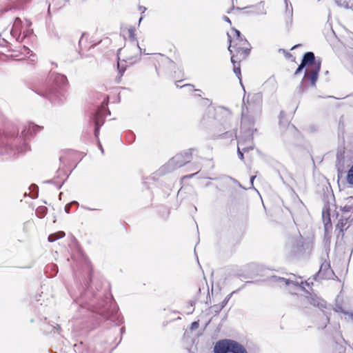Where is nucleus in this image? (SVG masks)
<instances>
[{
    "mask_svg": "<svg viewBox=\"0 0 353 353\" xmlns=\"http://www.w3.org/2000/svg\"><path fill=\"white\" fill-rule=\"evenodd\" d=\"M59 160H60V161H61V162H63V157H60Z\"/></svg>",
    "mask_w": 353,
    "mask_h": 353,
    "instance_id": "obj_41",
    "label": "nucleus"
},
{
    "mask_svg": "<svg viewBox=\"0 0 353 353\" xmlns=\"http://www.w3.org/2000/svg\"><path fill=\"white\" fill-rule=\"evenodd\" d=\"M232 32L234 34L233 41L231 40V36L228 33L230 43L228 50L232 53L231 48H233L237 52H241L245 57L248 56L250 54V48L245 47L246 45H248L247 39L241 35L239 30L232 28Z\"/></svg>",
    "mask_w": 353,
    "mask_h": 353,
    "instance_id": "obj_1",
    "label": "nucleus"
},
{
    "mask_svg": "<svg viewBox=\"0 0 353 353\" xmlns=\"http://www.w3.org/2000/svg\"><path fill=\"white\" fill-rule=\"evenodd\" d=\"M285 2L286 4L285 15L289 19L290 25H291L292 21V16H293L292 6L290 3L288 5V0H285Z\"/></svg>",
    "mask_w": 353,
    "mask_h": 353,
    "instance_id": "obj_17",
    "label": "nucleus"
},
{
    "mask_svg": "<svg viewBox=\"0 0 353 353\" xmlns=\"http://www.w3.org/2000/svg\"><path fill=\"white\" fill-rule=\"evenodd\" d=\"M185 86H192V85H191L185 84V85H183L182 87H185Z\"/></svg>",
    "mask_w": 353,
    "mask_h": 353,
    "instance_id": "obj_48",
    "label": "nucleus"
},
{
    "mask_svg": "<svg viewBox=\"0 0 353 353\" xmlns=\"http://www.w3.org/2000/svg\"><path fill=\"white\" fill-rule=\"evenodd\" d=\"M221 126H223V130H225V128L223 126V125H224V123H221Z\"/></svg>",
    "mask_w": 353,
    "mask_h": 353,
    "instance_id": "obj_44",
    "label": "nucleus"
},
{
    "mask_svg": "<svg viewBox=\"0 0 353 353\" xmlns=\"http://www.w3.org/2000/svg\"><path fill=\"white\" fill-rule=\"evenodd\" d=\"M117 68L119 70V74H120L119 77L121 78L125 70V65L123 64L122 62L119 61L117 64Z\"/></svg>",
    "mask_w": 353,
    "mask_h": 353,
    "instance_id": "obj_28",
    "label": "nucleus"
},
{
    "mask_svg": "<svg viewBox=\"0 0 353 353\" xmlns=\"http://www.w3.org/2000/svg\"><path fill=\"white\" fill-rule=\"evenodd\" d=\"M283 117H284V113L283 112H281L280 113V116H279V123L280 125H288L290 124V122L286 120V121H283Z\"/></svg>",
    "mask_w": 353,
    "mask_h": 353,
    "instance_id": "obj_29",
    "label": "nucleus"
},
{
    "mask_svg": "<svg viewBox=\"0 0 353 353\" xmlns=\"http://www.w3.org/2000/svg\"><path fill=\"white\" fill-rule=\"evenodd\" d=\"M344 210H345V212H347V211H349V210H350V209H349V208H346V207H344Z\"/></svg>",
    "mask_w": 353,
    "mask_h": 353,
    "instance_id": "obj_43",
    "label": "nucleus"
},
{
    "mask_svg": "<svg viewBox=\"0 0 353 353\" xmlns=\"http://www.w3.org/2000/svg\"><path fill=\"white\" fill-rule=\"evenodd\" d=\"M83 203L81 204V207L88 210H93L97 209V205L90 203L91 200H83Z\"/></svg>",
    "mask_w": 353,
    "mask_h": 353,
    "instance_id": "obj_21",
    "label": "nucleus"
},
{
    "mask_svg": "<svg viewBox=\"0 0 353 353\" xmlns=\"http://www.w3.org/2000/svg\"><path fill=\"white\" fill-rule=\"evenodd\" d=\"M347 181L349 184L353 185V164H352V166L350 168V169L348 171L347 176Z\"/></svg>",
    "mask_w": 353,
    "mask_h": 353,
    "instance_id": "obj_27",
    "label": "nucleus"
},
{
    "mask_svg": "<svg viewBox=\"0 0 353 353\" xmlns=\"http://www.w3.org/2000/svg\"><path fill=\"white\" fill-rule=\"evenodd\" d=\"M139 60H140V58L138 56H129V57H126V59H124L123 61L132 65L134 63H137Z\"/></svg>",
    "mask_w": 353,
    "mask_h": 353,
    "instance_id": "obj_25",
    "label": "nucleus"
},
{
    "mask_svg": "<svg viewBox=\"0 0 353 353\" xmlns=\"http://www.w3.org/2000/svg\"><path fill=\"white\" fill-rule=\"evenodd\" d=\"M351 71H352V72L353 73V69H352Z\"/></svg>",
    "mask_w": 353,
    "mask_h": 353,
    "instance_id": "obj_53",
    "label": "nucleus"
},
{
    "mask_svg": "<svg viewBox=\"0 0 353 353\" xmlns=\"http://www.w3.org/2000/svg\"><path fill=\"white\" fill-rule=\"evenodd\" d=\"M21 20L19 19V18H17L14 22V24H13V26H12V30H11V34L15 37L17 34H18L19 33V36L18 37V38L17 39L19 41H22L23 39L26 37V34H25L23 33V37H21V39L20 38V34H21Z\"/></svg>",
    "mask_w": 353,
    "mask_h": 353,
    "instance_id": "obj_13",
    "label": "nucleus"
},
{
    "mask_svg": "<svg viewBox=\"0 0 353 353\" xmlns=\"http://www.w3.org/2000/svg\"><path fill=\"white\" fill-rule=\"evenodd\" d=\"M39 94L48 99L54 105H61L65 100V95L57 90H50L48 92H39Z\"/></svg>",
    "mask_w": 353,
    "mask_h": 353,
    "instance_id": "obj_6",
    "label": "nucleus"
},
{
    "mask_svg": "<svg viewBox=\"0 0 353 353\" xmlns=\"http://www.w3.org/2000/svg\"><path fill=\"white\" fill-rule=\"evenodd\" d=\"M198 326H199V323L197 322H193L191 325V328L196 329L198 327Z\"/></svg>",
    "mask_w": 353,
    "mask_h": 353,
    "instance_id": "obj_35",
    "label": "nucleus"
},
{
    "mask_svg": "<svg viewBox=\"0 0 353 353\" xmlns=\"http://www.w3.org/2000/svg\"><path fill=\"white\" fill-rule=\"evenodd\" d=\"M136 29L134 27H130L127 30V35L131 41L133 42L134 48L137 50L139 54L142 53V49L139 47V43L136 39Z\"/></svg>",
    "mask_w": 353,
    "mask_h": 353,
    "instance_id": "obj_12",
    "label": "nucleus"
},
{
    "mask_svg": "<svg viewBox=\"0 0 353 353\" xmlns=\"http://www.w3.org/2000/svg\"><path fill=\"white\" fill-rule=\"evenodd\" d=\"M321 62H317L314 68L306 70L302 82L308 80L311 86H315L321 70Z\"/></svg>",
    "mask_w": 353,
    "mask_h": 353,
    "instance_id": "obj_8",
    "label": "nucleus"
},
{
    "mask_svg": "<svg viewBox=\"0 0 353 353\" xmlns=\"http://www.w3.org/2000/svg\"><path fill=\"white\" fill-rule=\"evenodd\" d=\"M81 41H82V39H81L80 41H79V43L80 44L81 43Z\"/></svg>",
    "mask_w": 353,
    "mask_h": 353,
    "instance_id": "obj_51",
    "label": "nucleus"
},
{
    "mask_svg": "<svg viewBox=\"0 0 353 353\" xmlns=\"http://www.w3.org/2000/svg\"><path fill=\"white\" fill-rule=\"evenodd\" d=\"M41 129H42L41 126L35 125L34 123H29L28 126V128L26 129L27 130V134L28 133L34 134L37 132H38L39 130H40Z\"/></svg>",
    "mask_w": 353,
    "mask_h": 353,
    "instance_id": "obj_19",
    "label": "nucleus"
},
{
    "mask_svg": "<svg viewBox=\"0 0 353 353\" xmlns=\"http://www.w3.org/2000/svg\"><path fill=\"white\" fill-rule=\"evenodd\" d=\"M105 111V105H102L101 108L96 112L94 116V135L97 138H98L99 129L101 125H103L104 123V112Z\"/></svg>",
    "mask_w": 353,
    "mask_h": 353,
    "instance_id": "obj_9",
    "label": "nucleus"
},
{
    "mask_svg": "<svg viewBox=\"0 0 353 353\" xmlns=\"http://www.w3.org/2000/svg\"><path fill=\"white\" fill-rule=\"evenodd\" d=\"M99 149L101 150L102 152H103V149L102 148V145L100 143H99Z\"/></svg>",
    "mask_w": 353,
    "mask_h": 353,
    "instance_id": "obj_39",
    "label": "nucleus"
},
{
    "mask_svg": "<svg viewBox=\"0 0 353 353\" xmlns=\"http://www.w3.org/2000/svg\"><path fill=\"white\" fill-rule=\"evenodd\" d=\"M29 196L30 199H37L39 196V188L35 184H32L29 188L28 192H25L24 196Z\"/></svg>",
    "mask_w": 353,
    "mask_h": 353,
    "instance_id": "obj_14",
    "label": "nucleus"
},
{
    "mask_svg": "<svg viewBox=\"0 0 353 353\" xmlns=\"http://www.w3.org/2000/svg\"><path fill=\"white\" fill-rule=\"evenodd\" d=\"M334 2L339 7L353 10V0H334Z\"/></svg>",
    "mask_w": 353,
    "mask_h": 353,
    "instance_id": "obj_15",
    "label": "nucleus"
},
{
    "mask_svg": "<svg viewBox=\"0 0 353 353\" xmlns=\"http://www.w3.org/2000/svg\"><path fill=\"white\" fill-rule=\"evenodd\" d=\"M140 9H141V10H143V11L145 10V8H142V7H140Z\"/></svg>",
    "mask_w": 353,
    "mask_h": 353,
    "instance_id": "obj_45",
    "label": "nucleus"
},
{
    "mask_svg": "<svg viewBox=\"0 0 353 353\" xmlns=\"http://www.w3.org/2000/svg\"><path fill=\"white\" fill-rule=\"evenodd\" d=\"M200 177H201V176H200ZM202 178H206V179H213L212 178H210V177L206 176H202Z\"/></svg>",
    "mask_w": 353,
    "mask_h": 353,
    "instance_id": "obj_40",
    "label": "nucleus"
},
{
    "mask_svg": "<svg viewBox=\"0 0 353 353\" xmlns=\"http://www.w3.org/2000/svg\"><path fill=\"white\" fill-rule=\"evenodd\" d=\"M152 180H154V177L153 176H150V177H147L145 179V180L143 181V184L144 185H146V184L150 181H152Z\"/></svg>",
    "mask_w": 353,
    "mask_h": 353,
    "instance_id": "obj_34",
    "label": "nucleus"
},
{
    "mask_svg": "<svg viewBox=\"0 0 353 353\" xmlns=\"http://www.w3.org/2000/svg\"><path fill=\"white\" fill-rule=\"evenodd\" d=\"M53 80L58 85H64L68 83L66 77L61 74H57Z\"/></svg>",
    "mask_w": 353,
    "mask_h": 353,
    "instance_id": "obj_16",
    "label": "nucleus"
},
{
    "mask_svg": "<svg viewBox=\"0 0 353 353\" xmlns=\"http://www.w3.org/2000/svg\"><path fill=\"white\" fill-rule=\"evenodd\" d=\"M305 67V66L304 65V64H303L302 63H301V64L299 65V67L297 68L296 70L295 71L294 74H295V75H297L298 74H299V73L303 70V69Z\"/></svg>",
    "mask_w": 353,
    "mask_h": 353,
    "instance_id": "obj_31",
    "label": "nucleus"
},
{
    "mask_svg": "<svg viewBox=\"0 0 353 353\" xmlns=\"http://www.w3.org/2000/svg\"><path fill=\"white\" fill-rule=\"evenodd\" d=\"M273 279L274 281H279V282H283L285 283V284L288 285V281L285 280L283 278H276V277H273Z\"/></svg>",
    "mask_w": 353,
    "mask_h": 353,
    "instance_id": "obj_33",
    "label": "nucleus"
},
{
    "mask_svg": "<svg viewBox=\"0 0 353 353\" xmlns=\"http://www.w3.org/2000/svg\"><path fill=\"white\" fill-rule=\"evenodd\" d=\"M194 91H195V92H201V90H199V89H196V90H194Z\"/></svg>",
    "mask_w": 353,
    "mask_h": 353,
    "instance_id": "obj_42",
    "label": "nucleus"
},
{
    "mask_svg": "<svg viewBox=\"0 0 353 353\" xmlns=\"http://www.w3.org/2000/svg\"><path fill=\"white\" fill-rule=\"evenodd\" d=\"M142 20V17L139 19V23H140L141 21Z\"/></svg>",
    "mask_w": 353,
    "mask_h": 353,
    "instance_id": "obj_50",
    "label": "nucleus"
},
{
    "mask_svg": "<svg viewBox=\"0 0 353 353\" xmlns=\"http://www.w3.org/2000/svg\"><path fill=\"white\" fill-rule=\"evenodd\" d=\"M140 9H141V10H143V11L145 10V8H142V7H140Z\"/></svg>",
    "mask_w": 353,
    "mask_h": 353,
    "instance_id": "obj_47",
    "label": "nucleus"
},
{
    "mask_svg": "<svg viewBox=\"0 0 353 353\" xmlns=\"http://www.w3.org/2000/svg\"><path fill=\"white\" fill-rule=\"evenodd\" d=\"M208 163L210 170H212L214 168V163L211 161V160H208Z\"/></svg>",
    "mask_w": 353,
    "mask_h": 353,
    "instance_id": "obj_36",
    "label": "nucleus"
},
{
    "mask_svg": "<svg viewBox=\"0 0 353 353\" xmlns=\"http://www.w3.org/2000/svg\"><path fill=\"white\" fill-rule=\"evenodd\" d=\"M248 144L247 146H243L244 145V141L241 139L240 140H238V147H237V153L239 158L241 160L243 159V152H248L249 150H253L254 148V143H253V137H252V129L249 128L248 130Z\"/></svg>",
    "mask_w": 353,
    "mask_h": 353,
    "instance_id": "obj_7",
    "label": "nucleus"
},
{
    "mask_svg": "<svg viewBox=\"0 0 353 353\" xmlns=\"http://www.w3.org/2000/svg\"><path fill=\"white\" fill-rule=\"evenodd\" d=\"M317 62H321L320 59H316L314 54L312 52H307L304 54L301 63L305 66L314 68Z\"/></svg>",
    "mask_w": 353,
    "mask_h": 353,
    "instance_id": "obj_11",
    "label": "nucleus"
},
{
    "mask_svg": "<svg viewBox=\"0 0 353 353\" xmlns=\"http://www.w3.org/2000/svg\"><path fill=\"white\" fill-rule=\"evenodd\" d=\"M75 204H78L77 201H72L71 202L70 204L68 205H66L65 206V211L68 213L70 210V206L72 205H75Z\"/></svg>",
    "mask_w": 353,
    "mask_h": 353,
    "instance_id": "obj_32",
    "label": "nucleus"
},
{
    "mask_svg": "<svg viewBox=\"0 0 353 353\" xmlns=\"http://www.w3.org/2000/svg\"><path fill=\"white\" fill-rule=\"evenodd\" d=\"M347 199H352V196H349Z\"/></svg>",
    "mask_w": 353,
    "mask_h": 353,
    "instance_id": "obj_52",
    "label": "nucleus"
},
{
    "mask_svg": "<svg viewBox=\"0 0 353 353\" xmlns=\"http://www.w3.org/2000/svg\"><path fill=\"white\" fill-rule=\"evenodd\" d=\"M243 9H248V13L256 15H265L267 13L264 2L263 1L256 5L245 7Z\"/></svg>",
    "mask_w": 353,
    "mask_h": 353,
    "instance_id": "obj_10",
    "label": "nucleus"
},
{
    "mask_svg": "<svg viewBox=\"0 0 353 353\" xmlns=\"http://www.w3.org/2000/svg\"><path fill=\"white\" fill-rule=\"evenodd\" d=\"M194 150L193 148H190L183 152L176 154L168 163V166L170 169L174 170L178 168H181L187 163H189L192 159V152Z\"/></svg>",
    "mask_w": 353,
    "mask_h": 353,
    "instance_id": "obj_4",
    "label": "nucleus"
},
{
    "mask_svg": "<svg viewBox=\"0 0 353 353\" xmlns=\"http://www.w3.org/2000/svg\"><path fill=\"white\" fill-rule=\"evenodd\" d=\"M339 211H342V208L336 206V200H328L324 205L322 212L323 221L324 223L325 230L326 231L332 228L331 218L337 217Z\"/></svg>",
    "mask_w": 353,
    "mask_h": 353,
    "instance_id": "obj_2",
    "label": "nucleus"
},
{
    "mask_svg": "<svg viewBox=\"0 0 353 353\" xmlns=\"http://www.w3.org/2000/svg\"><path fill=\"white\" fill-rule=\"evenodd\" d=\"M61 195H62V192H61L59 194V199H61Z\"/></svg>",
    "mask_w": 353,
    "mask_h": 353,
    "instance_id": "obj_49",
    "label": "nucleus"
},
{
    "mask_svg": "<svg viewBox=\"0 0 353 353\" xmlns=\"http://www.w3.org/2000/svg\"><path fill=\"white\" fill-rule=\"evenodd\" d=\"M194 170H197L196 172L193 173V174H188V175H185L183 177V179H191L194 176L198 174L201 170V165L199 164V163H196L194 164Z\"/></svg>",
    "mask_w": 353,
    "mask_h": 353,
    "instance_id": "obj_24",
    "label": "nucleus"
},
{
    "mask_svg": "<svg viewBox=\"0 0 353 353\" xmlns=\"http://www.w3.org/2000/svg\"><path fill=\"white\" fill-rule=\"evenodd\" d=\"M64 235H65V233L63 232H58L57 233L52 234L48 236V241L50 242H53L58 239H61V238L63 237Z\"/></svg>",
    "mask_w": 353,
    "mask_h": 353,
    "instance_id": "obj_22",
    "label": "nucleus"
},
{
    "mask_svg": "<svg viewBox=\"0 0 353 353\" xmlns=\"http://www.w3.org/2000/svg\"><path fill=\"white\" fill-rule=\"evenodd\" d=\"M215 353H248L238 343L231 340L220 341L214 346Z\"/></svg>",
    "mask_w": 353,
    "mask_h": 353,
    "instance_id": "obj_3",
    "label": "nucleus"
},
{
    "mask_svg": "<svg viewBox=\"0 0 353 353\" xmlns=\"http://www.w3.org/2000/svg\"><path fill=\"white\" fill-rule=\"evenodd\" d=\"M140 9H141V10H143V11L145 10V8H142V7H140Z\"/></svg>",
    "mask_w": 353,
    "mask_h": 353,
    "instance_id": "obj_46",
    "label": "nucleus"
},
{
    "mask_svg": "<svg viewBox=\"0 0 353 353\" xmlns=\"http://www.w3.org/2000/svg\"><path fill=\"white\" fill-rule=\"evenodd\" d=\"M225 114H228V112L224 109H219L216 111V118L214 119V121H213V125H216V120H221V117L224 116Z\"/></svg>",
    "mask_w": 353,
    "mask_h": 353,
    "instance_id": "obj_20",
    "label": "nucleus"
},
{
    "mask_svg": "<svg viewBox=\"0 0 353 353\" xmlns=\"http://www.w3.org/2000/svg\"><path fill=\"white\" fill-rule=\"evenodd\" d=\"M255 176H252L250 177V185H253V181L255 179Z\"/></svg>",
    "mask_w": 353,
    "mask_h": 353,
    "instance_id": "obj_38",
    "label": "nucleus"
},
{
    "mask_svg": "<svg viewBox=\"0 0 353 353\" xmlns=\"http://www.w3.org/2000/svg\"><path fill=\"white\" fill-rule=\"evenodd\" d=\"M345 224L343 223V220L341 219L339 221L338 224L336 225V228H339L341 231H343L344 229H346Z\"/></svg>",
    "mask_w": 353,
    "mask_h": 353,
    "instance_id": "obj_30",
    "label": "nucleus"
},
{
    "mask_svg": "<svg viewBox=\"0 0 353 353\" xmlns=\"http://www.w3.org/2000/svg\"><path fill=\"white\" fill-rule=\"evenodd\" d=\"M12 149L8 148L7 145L6 146H1L0 145V156L3 155H11L12 154Z\"/></svg>",
    "mask_w": 353,
    "mask_h": 353,
    "instance_id": "obj_26",
    "label": "nucleus"
},
{
    "mask_svg": "<svg viewBox=\"0 0 353 353\" xmlns=\"http://www.w3.org/2000/svg\"><path fill=\"white\" fill-rule=\"evenodd\" d=\"M223 19L225 21H226V22L229 23L230 24H231V21H230V19L227 16H223Z\"/></svg>",
    "mask_w": 353,
    "mask_h": 353,
    "instance_id": "obj_37",
    "label": "nucleus"
},
{
    "mask_svg": "<svg viewBox=\"0 0 353 353\" xmlns=\"http://www.w3.org/2000/svg\"><path fill=\"white\" fill-rule=\"evenodd\" d=\"M64 235H65V233L63 232H58L57 233L52 234L48 236V241L50 242H53L58 239H61V238L63 237Z\"/></svg>",
    "mask_w": 353,
    "mask_h": 353,
    "instance_id": "obj_23",
    "label": "nucleus"
},
{
    "mask_svg": "<svg viewBox=\"0 0 353 353\" xmlns=\"http://www.w3.org/2000/svg\"><path fill=\"white\" fill-rule=\"evenodd\" d=\"M252 129V133L254 132V120L250 117L247 116L243 112H242V118H241V130L243 132V135L240 136L239 140L242 139L244 141L243 146H247L248 144V134L249 128Z\"/></svg>",
    "mask_w": 353,
    "mask_h": 353,
    "instance_id": "obj_5",
    "label": "nucleus"
},
{
    "mask_svg": "<svg viewBox=\"0 0 353 353\" xmlns=\"http://www.w3.org/2000/svg\"><path fill=\"white\" fill-rule=\"evenodd\" d=\"M231 61L233 63L234 72L235 73L236 77L241 80V78H240V76H241V69H240V64H239V63H238V62L234 61V56H232Z\"/></svg>",
    "mask_w": 353,
    "mask_h": 353,
    "instance_id": "obj_18",
    "label": "nucleus"
}]
</instances>
